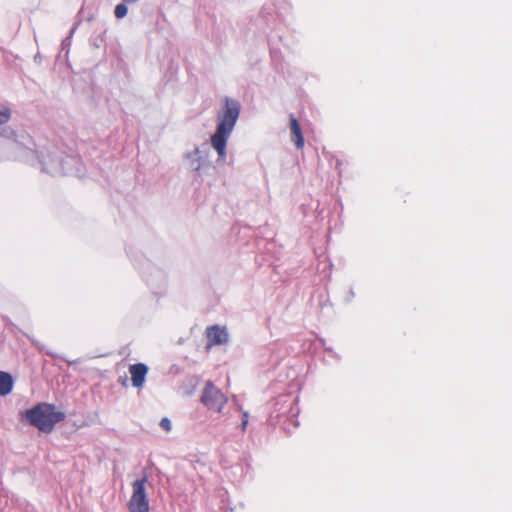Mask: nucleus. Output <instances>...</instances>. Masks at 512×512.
Segmentation results:
<instances>
[{"label":"nucleus","instance_id":"obj_1","mask_svg":"<svg viewBox=\"0 0 512 512\" xmlns=\"http://www.w3.org/2000/svg\"><path fill=\"white\" fill-rule=\"evenodd\" d=\"M241 111L240 103L231 98L224 100V105L216 118V128L209 137L210 147L216 152L218 165L226 163L228 142L234 131Z\"/></svg>","mask_w":512,"mask_h":512},{"label":"nucleus","instance_id":"obj_2","mask_svg":"<svg viewBox=\"0 0 512 512\" xmlns=\"http://www.w3.org/2000/svg\"><path fill=\"white\" fill-rule=\"evenodd\" d=\"M24 417L40 431L49 433L58 422L65 418V414L56 410V407L52 404L39 403L26 410Z\"/></svg>","mask_w":512,"mask_h":512},{"label":"nucleus","instance_id":"obj_3","mask_svg":"<svg viewBox=\"0 0 512 512\" xmlns=\"http://www.w3.org/2000/svg\"><path fill=\"white\" fill-rule=\"evenodd\" d=\"M201 402L210 411L221 413L227 403V397L213 383L206 382L202 390Z\"/></svg>","mask_w":512,"mask_h":512},{"label":"nucleus","instance_id":"obj_4","mask_svg":"<svg viewBox=\"0 0 512 512\" xmlns=\"http://www.w3.org/2000/svg\"><path fill=\"white\" fill-rule=\"evenodd\" d=\"M128 508L130 512H149L145 478L137 479L132 483V495Z\"/></svg>","mask_w":512,"mask_h":512},{"label":"nucleus","instance_id":"obj_5","mask_svg":"<svg viewBox=\"0 0 512 512\" xmlns=\"http://www.w3.org/2000/svg\"><path fill=\"white\" fill-rule=\"evenodd\" d=\"M208 157L209 151L204 145L195 146L183 155V161L188 169L200 174L209 164Z\"/></svg>","mask_w":512,"mask_h":512},{"label":"nucleus","instance_id":"obj_6","mask_svg":"<svg viewBox=\"0 0 512 512\" xmlns=\"http://www.w3.org/2000/svg\"><path fill=\"white\" fill-rule=\"evenodd\" d=\"M208 347L222 345L228 342V333L224 327L212 326L206 330Z\"/></svg>","mask_w":512,"mask_h":512},{"label":"nucleus","instance_id":"obj_7","mask_svg":"<svg viewBox=\"0 0 512 512\" xmlns=\"http://www.w3.org/2000/svg\"><path fill=\"white\" fill-rule=\"evenodd\" d=\"M132 385L135 388H142L148 373V367L143 363L133 364L129 367Z\"/></svg>","mask_w":512,"mask_h":512},{"label":"nucleus","instance_id":"obj_8","mask_svg":"<svg viewBox=\"0 0 512 512\" xmlns=\"http://www.w3.org/2000/svg\"><path fill=\"white\" fill-rule=\"evenodd\" d=\"M292 141L295 143L297 148H302L304 146V138L301 132L300 124L295 118H291L290 122Z\"/></svg>","mask_w":512,"mask_h":512},{"label":"nucleus","instance_id":"obj_9","mask_svg":"<svg viewBox=\"0 0 512 512\" xmlns=\"http://www.w3.org/2000/svg\"><path fill=\"white\" fill-rule=\"evenodd\" d=\"M13 388L12 377L5 372H0V395H8Z\"/></svg>","mask_w":512,"mask_h":512},{"label":"nucleus","instance_id":"obj_10","mask_svg":"<svg viewBox=\"0 0 512 512\" xmlns=\"http://www.w3.org/2000/svg\"><path fill=\"white\" fill-rule=\"evenodd\" d=\"M11 117V111L9 108L1 106L0 107V125L5 124L9 121Z\"/></svg>","mask_w":512,"mask_h":512},{"label":"nucleus","instance_id":"obj_11","mask_svg":"<svg viewBox=\"0 0 512 512\" xmlns=\"http://www.w3.org/2000/svg\"><path fill=\"white\" fill-rule=\"evenodd\" d=\"M127 12H128V8L125 4L123 3H120L118 5H116L115 7V16L119 19L125 17L127 15Z\"/></svg>","mask_w":512,"mask_h":512},{"label":"nucleus","instance_id":"obj_12","mask_svg":"<svg viewBox=\"0 0 512 512\" xmlns=\"http://www.w3.org/2000/svg\"><path fill=\"white\" fill-rule=\"evenodd\" d=\"M159 425L166 432H170L172 429V423L168 418H162Z\"/></svg>","mask_w":512,"mask_h":512},{"label":"nucleus","instance_id":"obj_13","mask_svg":"<svg viewBox=\"0 0 512 512\" xmlns=\"http://www.w3.org/2000/svg\"><path fill=\"white\" fill-rule=\"evenodd\" d=\"M44 168H45L49 173H54V172H55V170H54L53 168H50V167H48L47 165H45V167H44Z\"/></svg>","mask_w":512,"mask_h":512}]
</instances>
